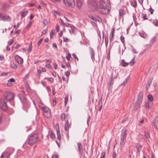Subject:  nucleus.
Returning a JSON list of instances; mask_svg holds the SVG:
<instances>
[{
  "mask_svg": "<svg viewBox=\"0 0 158 158\" xmlns=\"http://www.w3.org/2000/svg\"><path fill=\"white\" fill-rule=\"evenodd\" d=\"M88 6L89 10L93 11H97L98 9V4L95 0H89Z\"/></svg>",
  "mask_w": 158,
  "mask_h": 158,
  "instance_id": "obj_1",
  "label": "nucleus"
},
{
  "mask_svg": "<svg viewBox=\"0 0 158 158\" xmlns=\"http://www.w3.org/2000/svg\"><path fill=\"white\" fill-rule=\"evenodd\" d=\"M38 138L37 135L35 134H31L29 136L27 142L30 145H32L35 144L37 141Z\"/></svg>",
  "mask_w": 158,
  "mask_h": 158,
  "instance_id": "obj_2",
  "label": "nucleus"
},
{
  "mask_svg": "<svg viewBox=\"0 0 158 158\" xmlns=\"http://www.w3.org/2000/svg\"><path fill=\"white\" fill-rule=\"evenodd\" d=\"M100 8H106L111 9V5L109 0H101L99 3Z\"/></svg>",
  "mask_w": 158,
  "mask_h": 158,
  "instance_id": "obj_3",
  "label": "nucleus"
},
{
  "mask_svg": "<svg viewBox=\"0 0 158 158\" xmlns=\"http://www.w3.org/2000/svg\"><path fill=\"white\" fill-rule=\"evenodd\" d=\"M127 132V130H125L122 132L120 136V145L121 147H123L125 144Z\"/></svg>",
  "mask_w": 158,
  "mask_h": 158,
  "instance_id": "obj_4",
  "label": "nucleus"
},
{
  "mask_svg": "<svg viewBox=\"0 0 158 158\" xmlns=\"http://www.w3.org/2000/svg\"><path fill=\"white\" fill-rule=\"evenodd\" d=\"M143 99V94L142 93H140L138 96L137 100L135 103V107L137 109L139 108L140 106V104L142 103Z\"/></svg>",
  "mask_w": 158,
  "mask_h": 158,
  "instance_id": "obj_5",
  "label": "nucleus"
},
{
  "mask_svg": "<svg viewBox=\"0 0 158 158\" xmlns=\"http://www.w3.org/2000/svg\"><path fill=\"white\" fill-rule=\"evenodd\" d=\"M42 109L44 116L47 118H49L51 116L50 110L46 106L43 107Z\"/></svg>",
  "mask_w": 158,
  "mask_h": 158,
  "instance_id": "obj_6",
  "label": "nucleus"
},
{
  "mask_svg": "<svg viewBox=\"0 0 158 158\" xmlns=\"http://www.w3.org/2000/svg\"><path fill=\"white\" fill-rule=\"evenodd\" d=\"M4 96L6 99L8 101L12 100L14 97V95L13 94L8 92H6L5 93Z\"/></svg>",
  "mask_w": 158,
  "mask_h": 158,
  "instance_id": "obj_7",
  "label": "nucleus"
},
{
  "mask_svg": "<svg viewBox=\"0 0 158 158\" xmlns=\"http://www.w3.org/2000/svg\"><path fill=\"white\" fill-rule=\"evenodd\" d=\"M100 9L98 8V11L101 14L106 15L109 12L110 9L109 8H100Z\"/></svg>",
  "mask_w": 158,
  "mask_h": 158,
  "instance_id": "obj_8",
  "label": "nucleus"
},
{
  "mask_svg": "<svg viewBox=\"0 0 158 158\" xmlns=\"http://www.w3.org/2000/svg\"><path fill=\"white\" fill-rule=\"evenodd\" d=\"M64 4L68 6H71L73 8L75 5V2L74 0H63Z\"/></svg>",
  "mask_w": 158,
  "mask_h": 158,
  "instance_id": "obj_9",
  "label": "nucleus"
},
{
  "mask_svg": "<svg viewBox=\"0 0 158 158\" xmlns=\"http://www.w3.org/2000/svg\"><path fill=\"white\" fill-rule=\"evenodd\" d=\"M0 108L3 110H6L7 109L6 103L3 99L0 100Z\"/></svg>",
  "mask_w": 158,
  "mask_h": 158,
  "instance_id": "obj_10",
  "label": "nucleus"
},
{
  "mask_svg": "<svg viewBox=\"0 0 158 158\" xmlns=\"http://www.w3.org/2000/svg\"><path fill=\"white\" fill-rule=\"evenodd\" d=\"M115 75H114V76H113L114 74V73H113L111 75L110 80L109 81V83L110 85H112L113 83V78L114 77V78H116L117 77H118V73H116V70H115Z\"/></svg>",
  "mask_w": 158,
  "mask_h": 158,
  "instance_id": "obj_11",
  "label": "nucleus"
},
{
  "mask_svg": "<svg viewBox=\"0 0 158 158\" xmlns=\"http://www.w3.org/2000/svg\"><path fill=\"white\" fill-rule=\"evenodd\" d=\"M15 61L19 64H22L23 62V59L18 55H16L15 57Z\"/></svg>",
  "mask_w": 158,
  "mask_h": 158,
  "instance_id": "obj_12",
  "label": "nucleus"
},
{
  "mask_svg": "<svg viewBox=\"0 0 158 158\" xmlns=\"http://www.w3.org/2000/svg\"><path fill=\"white\" fill-rule=\"evenodd\" d=\"M18 97L19 98L23 103L24 104L26 103V100L23 95L21 94H18Z\"/></svg>",
  "mask_w": 158,
  "mask_h": 158,
  "instance_id": "obj_13",
  "label": "nucleus"
},
{
  "mask_svg": "<svg viewBox=\"0 0 158 158\" xmlns=\"http://www.w3.org/2000/svg\"><path fill=\"white\" fill-rule=\"evenodd\" d=\"M71 127V124H69L68 120H65L64 125V130L65 131H69V129Z\"/></svg>",
  "mask_w": 158,
  "mask_h": 158,
  "instance_id": "obj_14",
  "label": "nucleus"
},
{
  "mask_svg": "<svg viewBox=\"0 0 158 158\" xmlns=\"http://www.w3.org/2000/svg\"><path fill=\"white\" fill-rule=\"evenodd\" d=\"M10 155L9 152H5L2 154L0 158H10Z\"/></svg>",
  "mask_w": 158,
  "mask_h": 158,
  "instance_id": "obj_15",
  "label": "nucleus"
},
{
  "mask_svg": "<svg viewBox=\"0 0 158 158\" xmlns=\"http://www.w3.org/2000/svg\"><path fill=\"white\" fill-rule=\"evenodd\" d=\"M154 125L156 129H158V116L156 117L153 121Z\"/></svg>",
  "mask_w": 158,
  "mask_h": 158,
  "instance_id": "obj_16",
  "label": "nucleus"
},
{
  "mask_svg": "<svg viewBox=\"0 0 158 158\" xmlns=\"http://www.w3.org/2000/svg\"><path fill=\"white\" fill-rule=\"evenodd\" d=\"M10 20V17L4 14L2 20L5 21H9Z\"/></svg>",
  "mask_w": 158,
  "mask_h": 158,
  "instance_id": "obj_17",
  "label": "nucleus"
},
{
  "mask_svg": "<svg viewBox=\"0 0 158 158\" xmlns=\"http://www.w3.org/2000/svg\"><path fill=\"white\" fill-rule=\"evenodd\" d=\"M114 31L115 29L114 27H113L112 28L110 35V40H112L113 39V37L114 35Z\"/></svg>",
  "mask_w": 158,
  "mask_h": 158,
  "instance_id": "obj_18",
  "label": "nucleus"
},
{
  "mask_svg": "<svg viewBox=\"0 0 158 158\" xmlns=\"http://www.w3.org/2000/svg\"><path fill=\"white\" fill-rule=\"evenodd\" d=\"M83 2V0H77V5L79 9L81 8Z\"/></svg>",
  "mask_w": 158,
  "mask_h": 158,
  "instance_id": "obj_19",
  "label": "nucleus"
},
{
  "mask_svg": "<svg viewBox=\"0 0 158 158\" xmlns=\"http://www.w3.org/2000/svg\"><path fill=\"white\" fill-rule=\"evenodd\" d=\"M15 82V80L14 78H11L10 79L8 80L7 83V85L8 86H10L12 85L11 83L14 82Z\"/></svg>",
  "mask_w": 158,
  "mask_h": 158,
  "instance_id": "obj_20",
  "label": "nucleus"
},
{
  "mask_svg": "<svg viewBox=\"0 0 158 158\" xmlns=\"http://www.w3.org/2000/svg\"><path fill=\"white\" fill-rule=\"evenodd\" d=\"M136 148L137 149L138 151L139 152L141 150L142 146L139 143H138L136 146Z\"/></svg>",
  "mask_w": 158,
  "mask_h": 158,
  "instance_id": "obj_21",
  "label": "nucleus"
},
{
  "mask_svg": "<svg viewBox=\"0 0 158 158\" xmlns=\"http://www.w3.org/2000/svg\"><path fill=\"white\" fill-rule=\"evenodd\" d=\"M121 64L123 66L126 67L128 65L129 63L128 62H125V60L124 59H123L122 60Z\"/></svg>",
  "mask_w": 158,
  "mask_h": 158,
  "instance_id": "obj_22",
  "label": "nucleus"
},
{
  "mask_svg": "<svg viewBox=\"0 0 158 158\" xmlns=\"http://www.w3.org/2000/svg\"><path fill=\"white\" fill-rule=\"evenodd\" d=\"M28 11H25L23 12L21 15V16L22 18L25 17L28 14Z\"/></svg>",
  "mask_w": 158,
  "mask_h": 158,
  "instance_id": "obj_23",
  "label": "nucleus"
},
{
  "mask_svg": "<svg viewBox=\"0 0 158 158\" xmlns=\"http://www.w3.org/2000/svg\"><path fill=\"white\" fill-rule=\"evenodd\" d=\"M66 116L65 114L64 113H62L60 115V118L62 120H65V118Z\"/></svg>",
  "mask_w": 158,
  "mask_h": 158,
  "instance_id": "obj_24",
  "label": "nucleus"
},
{
  "mask_svg": "<svg viewBox=\"0 0 158 158\" xmlns=\"http://www.w3.org/2000/svg\"><path fill=\"white\" fill-rule=\"evenodd\" d=\"M78 147L79 152H81L82 151V146L80 143H77Z\"/></svg>",
  "mask_w": 158,
  "mask_h": 158,
  "instance_id": "obj_25",
  "label": "nucleus"
},
{
  "mask_svg": "<svg viewBox=\"0 0 158 158\" xmlns=\"http://www.w3.org/2000/svg\"><path fill=\"white\" fill-rule=\"evenodd\" d=\"M139 35L143 38H145L147 36V34L144 31L140 33Z\"/></svg>",
  "mask_w": 158,
  "mask_h": 158,
  "instance_id": "obj_26",
  "label": "nucleus"
},
{
  "mask_svg": "<svg viewBox=\"0 0 158 158\" xmlns=\"http://www.w3.org/2000/svg\"><path fill=\"white\" fill-rule=\"evenodd\" d=\"M105 40L106 46V47H107V46L108 42V37L107 36L105 37Z\"/></svg>",
  "mask_w": 158,
  "mask_h": 158,
  "instance_id": "obj_27",
  "label": "nucleus"
},
{
  "mask_svg": "<svg viewBox=\"0 0 158 158\" xmlns=\"http://www.w3.org/2000/svg\"><path fill=\"white\" fill-rule=\"evenodd\" d=\"M148 99L150 101H152L153 100V98L152 95L150 94H149L148 95Z\"/></svg>",
  "mask_w": 158,
  "mask_h": 158,
  "instance_id": "obj_28",
  "label": "nucleus"
},
{
  "mask_svg": "<svg viewBox=\"0 0 158 158\" xmlns=\"http://www.w3.org/2000/svg\"><path fill=\"white\" fill-rule=\"evenodd\" d=\"M142 18L144 20H146L148 19V18L147 17V15L144 14L142 13L141 14Z\"/></svg>",
  "mask_w": 158,
  "mask_h": 158,
  "instance_id": "obj_29",
  "label": "nucleus"
},
{
  "mask_svg": "<svg viewBox=\"0 0 158 158\" xmlns=\"http://www.w3.org/2000/svg\"><path fill=\"white\" fill-rule=\"evenodd\" d=\"M119 16L121 17L124 14V11L122 9H120L119 10Z\"/></svg>",
  "mask_w": 158,
  "mask_h": 158,
  "instance_id": "obj_30",
  "label": "nucleus"
},
{
  "mask_svg": "<svg viewBox=\"0 0 158 158\" xmlns=\"http://www.w3.org/2000/svg\"><path fill=\"white\" fill-rule=\"evenodd\" d=\"M45 79L47 80L52 83L54 81V79L52 77L45 78Z\"/></svg>",
  "mask_w": 158,
  "mask_h": 158,
  "instance_id": "obj_31",
  "label": "nucleus"
},
{
  "mask_svg": "<svg viewBox=\"0 0 158 158\" xmlns=\"http://www.w3.org/2000/svg\"><path fill=\"white\" fill-rule=\"evenodd\" d=\"M71 30L72 31V33H75V30H76V28L75 27L71 26H70Z\"/></svg>",
  "mask_w": 158,
  "mask_h": 158,
  "instance_id": "obj_32",
  "label": "nucleus"
},
{
  "mask_svg": "<svg viewBox=\"0 0 158 158\" xmlns=\"http://www.w3.org/2000/svg\"><path fill=\"white\" fill-rule=\"evenodd\" d=\"M68 98H69V96L68 95H67L64 99V103L65 105H66V104L67 103L68 100Z\"/></svg>",
  "mask_w": 158,
  "mask_h": 158,
  "instance_id": "obj_33",
  "label": "nucleus"
},
{
  "mask_svg": "<svg viewBox=\"0 0 158 158\" xmlns=\"http://www.w3.org/2000/svg\"><path fill=\"white\" fill-rule=\"evenodd\" d=\"M9 7V5L6 4H4L2 6V8L4 9H6V8Z\"/></svg>",
  "mask_w": 158,
  "mask_h": 158,
  "instance_id": "obj_34",
  "label": "nucleus"
},
{
  "mask_svg": "<svg viewBox=\"0 0 158 158\" xmlns=\"http://www.w3.org/2000/svg\"><path fill=\"white\" fill-rule=\"evenodd\" d=\"M131 5L134 7H135L137 6V3L135 2H131Z\"/></svg>",
  "mask_w": 158,
  "mask_h": 158,
  "instance_id": "obj_35",
  "label": "nucleus"
},
{
  "mask_svg": "<svg viewBox=\"0 0 158 158\" xmlns=\"http://www.w3.org/2000/svg\"><path fill=\"white\" fill-rule=\"evenodd\" d=\"M14 42V40L13 39H11L8 42V45L9 46L10 45L12 44Z\"/></svg>",
  "mask_w": 158,
  "mask_h": 158,
  "instance_id": "obj_36",
  "label": "nucleus"
},
{
  "mask_svg": "<svg viewBox=\"0 0 158 158\" xmlns=\"http://www.w3.org/2000/svg\"><path fill=\"white\" fill-rule=\"evenodd\" d=\"M11 67L14 69H16L17 68V65L14 63L11 64Z\"/></svg>",
  "mask_w": 158,
  "mask_h": 158,
  "instance_id": "obj_37",
  "label": "nucleus"
},
{
  "mask_svg": "<svg viewBox=\"0 0 158 158\" xmlns=\"http://www.w3.org/2000/svg\"><path fill=\"white\" fill-rule=\"evenodd\" d=\"M31 24H32L31 21L28 23V24L27 26V27H26L27 28V29H29L31 25Z\"/></svg>",
  "mask_w": 158,
  "mask_h": 158,
  "instance_id": "obj_38",
  "label": "nucleus"
},
{
  "mask_svg": "<svg viewBox=\"0 0 158 158\" xmlns=\"http://www.w3.org/2000/svg\"><path fill=\"white\" fill-rule=\"evenodd\" d=\"M153 23L155 26H158V20H156L154 21Z\"/></svg>",
  "mask_w": 158,
  "mask_h": 158,
  "instance_id": "obj_39",
  "label": "nucleus"
},
{
  "mask_svg": "<svg viewBox=\"0 0 158 158\" xmlns=\"http://www.w3.org/2000/svg\"><path fill=\"white\" fill-rule=\"evenodd\" d=\"M71 57V55L70 53H68L66 56L67 59L69 60H70V58Z\"/></svg>",
  "mask_w": 158,
  "mask_h": 158,
  "instance_id": "obj_40",
  "label": "nucleus"
},
{
  "mask_svg": "<svg viewBox=\"0 0 158 158\" xmlns=\"http://www.w3.org/2000/svg\"><path fill=\"white\" fill-rule=\"evenodd\" d=\"M145 136L147 138H149L150 135L149 133L148 132H145Z\"/></svg>",
  "mask_w": 158,
  "mask_h": 158,
  "instance_id": "obj_41",
  "label": "nucleus"
},
{
  "mask_svg": "<svg viewBox=\"0 0 158 158\" xmlns=\"http://www.w3.org/2000/svg\"><path fill=\"white\" fill-rule=\"evenodd\" d=\"M120 40L121 41V42L123 43H124L125 42V40H124V38L123 35H121L120 37Z\"/></svg>",
  "mask_w": 158,
  "mask_h": 158,
  "instance_id": "obj_42",
  "label": "nucleus"
},
{
  "mask_svg": "<svg viewBox=\"0 0 158 158\" xmlns=\"http://www.w3.org/2000/svg\"><path fill=\"white\" fill-rule=\"evenodd\" d=\"M55 134L54 133L52 132L50 135V137L51 138L53 139L55 138Z\"/></svg>",
  "mask_w": 158,
  "mask_h": 158,
  "instance_id": "obj_43",
  "label": "nucleus"
},
{
  "mask_svg": "<svg viewBox=\"0 0 158 158\" xmlns=\"http://www.w3.org/2000/svg\"><path fill=\"white\" fill-rule=\"evenodd\" d=\"M135 63L134 58L132 59L131 61L130 62V64L131 65H133Z\"/></svg>",
  "mask_w": 158,
  "mask_h": 158,
  "instance_id": "obj_44",
  "label": "nucleus"
},
{
  "mask_svg": "<svg viewBox=\"0 0 158 158\" xmlns=\"http://www.w3.org/2000/svg\"><path fill=\"white\" fill-rule=\"evenodd\" d=\"M128 78H127L124 81H123V83L122 84H120V85L121 86H122V85H125V84L127 82V80H128Z\"/></svg>",
  "mask_w": 158,
  "mask_h": 158,
  "instance_id": "obj_45",
  "label": "nucleus"
},
{
  "mask_svg": "<svg viewBox=\"0 0 158 158\" xmlns=\"http://www.w3.org/2000/svg\"><path fill=\"white\" fill-rule=\"evenodd\" d=\"M43 40V38H41L37 42V45L38 46H39L40 45Z\"/></svg>",
  "mask_w": 158,
  "mask_h": 158,
  "instance_id": "obj_46",
  "label": "nucleus"
},
{
  "mask_svg": "<svg viewBox=\"0 0 158 158\" xmlns=\"http://www.w3.org/2000/svg\"><path fill=\"white\" fill-rule=\"evenodd\" d=\"M4 14L0 12V20H2Z\"/></svg>",
  "mask_w": 158,
  "mask_h": 158,
  "instance_id": "obj_47",
  "label": "nucleus"
},
{
  "mask_svg": "<svg viewBox=\"0 0 158 158\" xmlns=\"http://www.w3.org/2000/svg\"><path fill=\"white\" fill-rule=\"evenodd\" d=\"M63 41L64 42H68L69 41V40L67 38H65L64 36L63 37Z\"/></svg>",
  "mask_w": 158,
  "mask_h": 158,
  "instance_id": "obj_48",
  "label": "nucleus"
},
{
  "mask_svg": "<svg viewBox=\"0 0 158 158\" xmlns=\"http://www.w3.org/2000/svg\"><path fill=\"white\" fill-rule=\"evenodd\" d=\"M48 23V21L47 19H44L43 20V24L44 25H46Z\"/></svg>",
  "mask_w": 158,
  "mask_h": 158,
  "instance_id": "obj_49",
  "label": "nucleus"
},
{
  "mask_svg": "<svg viewBox=\"0 0 158 158\" xmlns=\"http://www.w3.org/2000/svg\"><path fill=\"white\" fill-rule=\"evenodd\" d=\"M55 31L54 29H52L50 33V35H54L55 34Z\"/></svg>",
  "mask_w": 158,
  "mask_h": 158,
  "instance_id": "obj_50",
  "label": "nucleus"
},
{
  "mask_svg": "<svg viewBox=\"0 0 158 158\" xmlns=\"http://www.w3.org/2000/svg\"><path fill=\"white\" fill-rule=\"evenodd\" d=\"M110 50L109 51L108 54H107V59L108 60H109L110 59Z\"/></svg>",
  "mask_w": 158,
  "mask_h": 158,
  "instance_id": "obj_51",
  "label": "nucleus"
},
{
  "mask_svg": "<svg viewBox=\"0 0 158 158\" xmlns=\"http://www.w3.org/2000/svg\"><path fill=\"white\" fill-rule=\"evenodd\" d=\"M72 56L77 60V61H78V59L75 54H73Z\"/></svg>",
  "mask_w": 158,
  "mask_h": 158,
  "instance_id": "obj_52",
  "label": "nucleus"
},
{
  "mask_svg": "<svg viewBox=\"0 0 158 158\" xmlns=\"http://www.w3.org/2000/svg\"><path fill=\"white\" fill-rule=\"evenodd\" d=\"M56 131L57 136H60V134L59 129L56 130Z\"/></svg>",
  "mask_w": 158,
  "mask_h": 158,
  "instance_id": "obj_53",
  "label": "nucleus"
},
{
  "mask_svg": "<svg viewBox=\"0 0 158 158\" xmlns=\"http://www.w3.org/2000/svg\"><path fill=\"white\" fill-rule=\"evenodd\" d=\"M156 40V37H153V38H152L151 40H150V42H152V43H153L154 42V41L155 40Z\"/></svg>",
  "mask_w": 158,
  "mask_h": 158,
  "instance_id": "obj_54",
  "label": "nucleus"
},
{
  "mask_svg": "<svg viewBox=\"0 0 158 158\" xmlns=\"http://www.w3.org/2000/svg\"><path fill=\"white\" fill-rule=\"evenodd\" d=\"M46 89L48 92H50L51 91V88L49 86H46Z\"/></svg>",
  "mask_w": 158,
  "mask_h": 158,
  "instance_id": "obj_55",
  "label": "nucleus"
},
{
  "mask_svg": "<svg viewBox=\"0 0 158 158\" xmlns=\"http://www.w3.org/2000/svg\"><path fill=\"white\" fill-rule=\"evenodd\" d=\"M65 74L67 77H69L70 75V73L69 71H67L65 73Z\"/></svg>",
  "mask_w": 158,
  "mask_h": 158,
  "instance_id": "obj_56",
  "label": "nucleus"
},
{
  "mask_svg": "<svg viewBox=\"0 0 158 158\" xmlns=\"http://www.w3.org/2000/svg\"><path fill=\"white\" fill-rule=\"evenodd\" d=\"M56 31L57 32L59 31L60 30V27L59 25L58 24H57L56 26Z\"/></svg>",
  "mask_w": 158,
  "mask_h": 158,
  "instance_id": "obj_57",
  "label": "nucleus"
},
{
  "mask_svg": "<svg viewBox=\"0 0 158 158\" xmlns=\"http://www.w3.org/2000/svg\"><path fill=\"white\" fill-rule=\"evenodd\" d=\"M55 14H56L59 16H60V15L61 14L60 13V12L57 11H55Z\"/></svg>",
  "mask_w": 158,
  "mask_h": 158,
  "instance_id": "obj_58",
  "label": "nucleus"
},
{
  "mask_svg": "<svg viewBox=\"0 0 158 158\" xmlns=\"http://www.w3.org/2000/svg\"><path fill=\"white\" fill-rule=\"evenodd\" d=\"M32 49V46H31V43L30 45L29 46V48L28 49V51L29 52L31 51Z\"/></svg>",
  "mask_w": 158,
  "mask_h": 158,
  "instance_id": "obj_59",
  "label": "nucleus"
},
{
  "mask_svg": "<svg viewBox=\"0 0 158 158\" xmlns=\"http://www.w3.org/2000/svg\"><path fill=\"white\" fill-rule=\"evenodd\" d=\"M52 158H58V156L56 155H53L52 156Z\"/></svg>",
  "mask_w": 158,
  "mask_h": 158,
  "instance_id": "obj_60",
  "label": "nucleus"
},
{
  "mask_svg": "<svg viewBox=\"0 0 158 158\" xmlns=\"http://www.w3.org/2000/svg\"><path fill=\"white\" fill-rule=\"evenodd\" d=\"M94 52H95L93 50V49L91 50L90 53H91V55H94Z\"/></svg>",
  "mask_w": 158,
  "mask_h": 158,
  "instance_id": "obj_61",
  "label": "nucleus"
},
{
  "mask_svg": "<svg viewBox=\"0 0 158 158\" xmlns=\"http://www.w3.org/2000/svg\"><path fill=\"white\" fill-rule=\"evenodd\" d=\"M112 158H116V154L115 152L113 153Z\"/></svg>",
  "mask_w": 158,
  "mask_h": 158,
  "instance_id": "obj_62",
  "label": "nucleus"
},
{
  "mask_svg": "<svg viewBox=\"0 0 158 158\" xmlns=\"http://www.w3.org/2000/svg\"><path fill=\"white\" fill-rule=\"evenodd\" d=\"M149 11H150V13L151 14H152L154 11V10L152 9L151 7L149 9Z\"/></svg>",
  "mask_w": 158,
  "mask_h": 158,
  "instance_id": "obj_63",
  "label": "nucleus"
},
{
  "mask_svg": "<svg viewBox=\"0 0 158 158\" xmlns=\"http://www.w3.org/2000/svg\"><path fill=\"white\" fill-rule=\"evenodd\" d=\"M47 29L44 30L42 32V34H45L47 32Z\"/></svg>",
  "mask_w": 158,
  "mask_h": 158,
  "instance_id": "obj_64",
  "label": "nucleus"
}]
</instances>
